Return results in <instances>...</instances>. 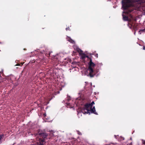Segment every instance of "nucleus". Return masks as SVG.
<instances>
[{
	"label": "nucleus",
	"instance_id": "20e7f679",
	"mask_svg": "<svg viewBox=\"0 0 145 145\" xmlns=\"http://www.w3.org/2000/svg\"><path fill=\"white\" fill-rule=\"evenodd\" d=\"M82 112L84 114H90V112L92 113H93L96 115H98L97 113L96 112L95 107L94 106L90 110L88 109L85 108H83L82 110Z\"/></svg>",
	"mask_w": 145,
	"mask_h": 145
},
{
	"label": "nucleus",
	"instance_id": "423d86ee",
	"mask_svg": "<svg viewBox=\"0 0 145 145\" xmlns=\"http://www.w3.org/2000/svg\"><path fill=\"white\" fill-rule=\"evenodd\" d=\"M86 57L88 58V56H86L84 53L81 54V59H84Z\"/></svg>",
	"mask_w": 145,
	"mask_h": 145
},
{
	"label": "nucleus",
	"instance_id": "0eeeda50",
	"mask_svg": "<svg viewBox=\"0 0 145 145\" xmlns=\"http://www.w3.org/2000/svg\"><path fill=\"white\" fill-rule=\"evenodd\" d=\"M67 40L69 41L70 42L72 43V44H74L75 42L74 41L72 40L71 38L70 37H67Z\"/></svg>",
	"mask_w": 145,
	"mask_h": 145
},
{
	"label": "nucleus",
	"instance_id": "7ed1b4c3",
	"mask_svg": "<svg viewBox=\"0 0 145 145\" xmlns=\"http://www.w3.org/2000/svg\"><path fill=\"white\" fill-rule=\"evenodd\" d=\"M89 67L88 70L89 72V75L91 77H93L95 75L96 72L94 71L93 68L95 64L92 62V59L90 58V61L88 63Z\"/></svg>",
	"mask_w": 145,
	"mask_h": 145
},
{
	"label": "nucleus",
	"instance_id": "6e6552de",
	"mask_svg": "<svg viewBox=\"0 0 145 145\" xmlns=\"http://www.w3.org/2000/svg\"><path fill=\"white\" fill-rule=\"evenodd\" d=\"M145 31V29H144V30H140V31H139V34H141V32H144Z\"/></svg>",
	"mask_w": 145,
	"mask_h": 145
},
{
	"label": "nucleus",
	"instance_id": "6ab92c4d",
	"mask_svg": "<svg viewBox=\"0 0 145 145\" xmlns=\"http://www.w3.org/2000/svg\"><path fill=\"white\" fill-rule=\"evenodd\" d=\"M135 33H134V34H135Z\"/></svg>",
	"mask_w": 145,
	"mask_h": 145
},
{
	"label": "nucleus",
	"instance_id": "39448f33",
	"mask_svg": "<svg viewBox=\"0 0 145 145\" xmlns=\"http://www.w3.org/2000/svg\"><path fill=\"white\" fill-rule=\"evenodd\" d=\"M84 108H86L88 109H89V108H90V109L91 108H92L90 104L89 103L86 104L85 105Z\"/></svg>",
	"mask_w": 145,
	"mask_h": 145
},
{
	"label": "nucleus",
	"instance_id": "2eb2a0df",
	"mask_svg": "<svg viewBox=\"0 0 145 145\" xmlns=\"http://www.w3.org/2000/svg\"><path fill=\"white\" fill-rule=\"evenodd\" d=\"M95 56L97 57H98V55L97 54H95Z\"/></svg>",
	"mask_w": 145,
	"mask_h": 145
},
{
	"label": "nucleus",
	"instance_id": "f8f14e48",
	"mask_svg": "<svg viewBox=\"0 0 145 145\" xmlns=\"http://www.w3.org/2000/svg\"><path fill=\"white\" fill-rule=\"evenodd\" d=\"M66 29V31H67L68 30H70V28L68 27V28H67Z\"/></svg>",
	"mask_w": 145,
	"mask_h": 145
},
{
	"label": "nucleus",
	"instance_id": "f257e3e1",
	"mask_svg": "<svg viewBox=\"0 0 145 145\" xmlns=\"http://www.w3.org/2000/svg\"><path fill=\"white\" fill-rule=\"evenodd\" d=\"M144 0H127V21H130L132 16L128 13L129 12L133 11L129 8L133 7V9L139 10L142 12L144 15H145V5L143 3Z\"/></svg>",
	"mask_w": 145,
	"mask_h": 145
},
{
	"label": "nucleus",
	"instance_id": "f03ea898",
	"mask_svg": "<svg viewBox=\"0 0 145 145\" xmlns=\"http://www.w3.org/2000/svg\"><path fill=\"white\" fill-rule=\"evenodd\" d=\"M121 9L123 11L122 13L123 20L124 21H127V0H122Z\"/></svg>",
	"mask_w": 145,
	"mask_h": 145
},
{
	"label": "nucleus",
	"instance_id": "ddd939ff",
	"mask_svg": "<svg viewBox=\"0 0 145 145\" xmlns=\"http://www.w3.org/2000/svg\"><path fill=\"white\" fill-rule=\"evenodd\" d=\"M52 52H49V54H48V57H49V56H50V54H51V53H52Z\"/></svg>",
	"mask_w": 145,
	"mask_h": 145
},
{
	"label": "nucleus",
	"instance_id": "1a4fd4ad",
	"mask_svg": "<svg viewBox=\"0 0 145 145\" xmlns=\"http://www.w3.org/2000/svg\"><path fill=\"white\" fill-rule=\"evenodd\" d=\"M77 50L78 52H83L82 51V50H81V49H80V48H77Z\"/></svg>",
	"mask_w": 145,
	"mask_h": 145
},
{
	"label": "nucleus",
	"instance_id": "aec40b11",
	"mask_svg": "<svg viewBox=\"0 0 145 145\" xmlns=\"http://www.w3.org/2000/svg\"><path fill=\"white\" fill-rule=\"evenodd\" d=\"M130 139H131V138H130Z\"/></svg>",
	"mask_w": 145,
	"mask_h": 145
},
{
	"label": "nucleus",
	"instance_id": "a211bd4d",
	"mask_svg": "<svg viewBox=\"0 0 145 145\" xmlns=\"http://www.w3.org/2000/svg\"><path fill=\"white\" fill-rule=\"evenodd\" d=\"M132 144V143L131 142L130 143V145H131V144Z\"/></svg>",
	"mask_w": 145,
	"mask_h": 145
},
{
	"label": "nucleus",
	"instance_id": "dca6fc26",
	"mask_svg": "<svg viewBox=\"0 0 145 145\" xmlns=\"http://www.w3.org/2000/svg\"><path fill=\"white\" fill-rule=\"evenodd\" d=\"M24 50H26V49L25 48H24Z\"/></svg>",
	"mask_w": 145,
	"mask_h": 145
},
{
	"label": "nucleus",
	"instance_id": "9d476101",
	"mask_svg": "<svg viewBox=\"0 0 145 145\" xmlns=\"http://www.w3.org/2000/svg\"><path fill=\"white\" fill-rule=\"evenodd\" d=\"M92 107L93 105L95 104L94 102L93 101L91 103H89Z\"/></svg>",
	"mask_w": 145,
	"mask_h": 145
},
{
	"label": "nucleus",
	"instance_id": "412c9836",
	"mask_svg": "<svg viewBox=\"0 0 145 145\" xmlns=\"http://www.w3.org/2000/svg\"><path fill=\"white\" fill-rule=\"evenodd\" d=\"M44 115H46L45 114H44Z\"/></svg>",
	"mask_w": 145,
	"mask_h": 145
},
{
	"label": "nucleus",
	"instance_id": "4468645a",
	"mask_svg": "<svg viewBox=\"0 0 145 145\" xmlns=\"http://www.w3.org/2000/svg\"><path fill=\"white\" fill-rule=\"evenodd\" d=\"M78 134L79 135H82V133H81L79 131H78Z\"/></svg>",
	"mask_w": 145,
	"mask_h": 145
},
{
	"label": "nucleus",
	"instance_id": "f3484780",
	"mask_svg": "<svg viewBox=\"0 0 145 145\" xmlns=\"http://www.w3.org/2000/svg\"><path fill=\"white\" fill-rule=\"evenodd\" d=\"M143 49H144V50H145V47H143Z\"/></svg>",
	"mask_w": 145,
	"mask_h": 145
},
{
	"label": "nucleus",
	"instance_id": "9b49d317",
	"mask_svg": "<svg viewBox=\"0 0 145 145\" xmlns=\"http://www.w3.org/2000/svg\"><path fill=\"white\" fill-rule=\"evenodd\" d=\"M4 137L3 135H0V140L2 138Z\"/></svg>",
	"mask_w": 145,
	"mask_h": 145
}]
</instances>
